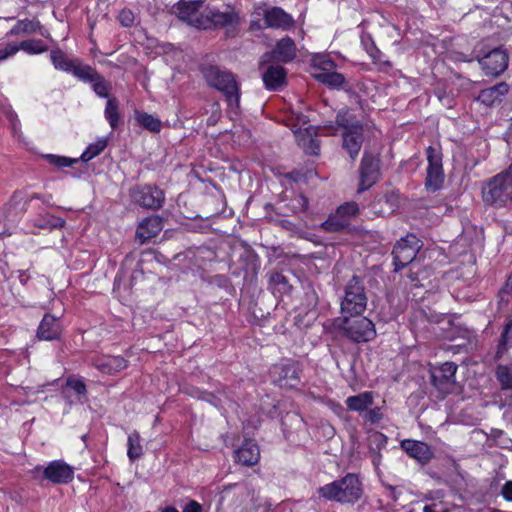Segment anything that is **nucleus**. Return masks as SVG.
Returning a JSON list of instances; mask_svg holds the SVG:
<instances>
[{
    "label": "nucleus",
    "mask_w": 512,
    "mask_h": 512,
    "mask_svg": "<svg viewBox=\"0 0 512 512\" xmlns=\"http://www.w3.org/2000/svg\"><path fill=\"white\" fill-rule=\"evenodd\" d=\"M481 194L488 206L504 208L512 203V166L488 179L482 186Z\"/></svg>",
    "instance_id": "obj_1"
},
{
    "label": "nucleus",
    "mask_w": 512,
    "mask_h": 512,
    "mask_svg": "<svg viewBox=\"0 0 512 512\" xmlns=\"http://www.w3.org/2000/svg\"><path fill=\"white\" fill-rule=\"evenodd\" d=\"M321 497L340 503H355L363 493L362 484L356 474L348 473L343 478L318 489Z\"/></svg>",
    "instance_id": "obj_2"
},
{
    "label": "nucleus",
    "mask_w": 512,
    "mask_h": 512,
    "mask_svg": "<svg viewBox=\"0 0 512 512\" xmlns=\"http://www.w3.org/2000/svg\"><path fill=\"white\" fill-rule=\"evenodd\" d=\"M201 72L208 85L222 92L231 107H238L240 101L239 86L235 76L226 69L215 65H206Z\"/></svg>",
    "instance_id": "obj_3"
},
{
    "label": "nucleus",
    "mask_w": 512,
    "mask_h": 512,
    "mask_svg": "<svg viewBox=\"0 0 512 512\" xmlns=\"http://www.w3.org/2000/svg\"><path fill=\"white\" fill-rule=\"evenodd\" d=\"M367 307V295L363 280L353 276L345 286L344 297L341 301L343 316H356L362 314Z\"/></svg>",
    "instance_id": "obj_4"
},
{
    "label": "nucleus",
    "mask_w": 512,
    "mask_h": 512,
    "mask_svg": "<svg viewBox=\"0 0 512 512\" xmlns=\"http://www.w3.org/2000/svg\"><path fill=\"white\" fill-rule=\"evenodd\" d=\"M200 29L225 28L227 32H235L240 23L239 13L228 6L224 11L217 8L205 7L200 21Z\"/></svg>",
    "instance_id": "obj_5"
},
{
    "label": "nucleus",
    "mask_w": 512,
    "mask_h": 512,
    "mask_svg": "<svg viewBox=\"0 0 512 512\" xmlns=\"http://www.w3.org/2000/svg\"><path fill=\"white\" fill-rule=\"evenodd\" d=\"M342 330L345 337L357 343L371 341L376 336L373 322L366 317L350 319L344 316Z\"/></svg>",
    "instance_id": "obj_6"
},
{
    "label": "nucleus",
    "mask_w": 512,
    "mask_h": 512,
    "mask_svg": "<svg viewBox=\"0 0 512 512\" xmlns=\"http://www.w3.org/2000/svg\"><path fill=\"white\" fill-rule=\"evenodd\" d=\"M476 58L487 76H499L508 67V53L501 47L493 48L489 51H481Z\"/></svg>",
    "instance_id": "obj_7"
},
{
    "label": "nucleus",
    "mask_w": 512,
    "mask_h": 512,
    "mask_svg": "<svg viewBox=\"0 0 512 512\" xmlns=\"http://www.w3.org/2000/svg\"><path fill=\"white\" fill-rule=\"evenodd\" d=\"M419 248V240L415 235L409 234L401 238L392 251L395 271L410 264L415 259Z\"/></svg>",
    "instance_id": "obj_8"
},
{
    "label": "nucleus",
    "mask_w": 512,
    "mask_h": 512,
    "mask_svg": "<svg viewBox=\"0 0 512 512\" xmlns=\"http://www.w3.org/2000/svg\"><path fill=\"white\" fill-rule=\"evenodd\" d=\"M427 154V176L425 181V187L432 192L439 190L444 181V173L442 166V153L429 146L426 150Z\"/></svg>",
    "instance_id": "obj_9"
},
{
    "label": "nucleus",
    "mask_w": 512,
    "mask_h": 512,
    "mask_svg": "<svg viewBox=\"0 0 512 512\" xmlns=\"http://www.w3.org/2000/svg\"><path fill=\"white\" fill-rule=\"evenodd\" d=\"M380 177V159L377 155L365 151L360 165V184L358 192L369 189Z\"/></svg>",
    "instance_id": "obj_10"
},
{
    "label": "nucleus",
    "mask_w": 512,
    "mask_h": 512,
    "mask_svg": "<svg viewBox=\"0 0 512 512\" xmlns=\"http://www.w3.org/2000/svg\"><path fill=\"white\" fill-rule=\"evenodd\" d=\"M300 365L296 361L277 364L272 369L274 382L280 387L293 388L300 382Z\"/></svg>",
    "instance_id": "obj_11"
},
{
    "label": "nucleus",
    "mask_w": 512,
    "mask_h": 512,
    "mask_svg": "<svg viewBox=\"0 0 512 512\" xmlns=\"http://www.w3.org/2000/svg\"><path fill=\"white\" fill-rule=\"evenodd\" d=\"M206 0H180L174 7V13L181 21L187 22L189 25L200 29V21L204 14L201 10Z\"/></svg>",
    "instance_id": "obj_12"
},
{
    "label": "nucleus",
    "mask_w": 512,
    "mask_h": 512,
    "mask_svg": "<svg viewBox=\"0 0 512 512\" xmlns=\"http://www.w3.org/2000/svg\"><path fill=\"white\" fill-rule=\"evenodd\" d=\"M132 198L138 205L148 209H160L164 202V193L161 189L151 185H144L132 191Z\"/></svg>",
    "instance_id": "obj_13"
},
{
    "label": "nucleus",
    "mask_w": 512,
    "mask_h": 512,
    "mask_svg": "<svg viewBox=\"0 0 512 512\" xmlns=\"http://www.w3.org/2000/svg\"><path fill=\"white\" fill-rule=\"evenodd\" d=\"M43 477L54 484H67L73 480L74 470L63 460H54L43 470Z\"/></svg>",
    "instance_id": "obj_14"
},
{
    "label": "nucleus",
    "mask_w": 512,
    "mask_h": 512,
    "mask_svg": "<svg viewBox=\"0 0 512 512\" xmlns=\"http://www.w3.org/2000/svg\"><path fill=\"white\" fill-rule=\"evenodd\" d=\"M296 56V46L290 37H285L277 42L271 53L265 54L263 62L275 59L280 62H290Z\"/></svg>",
    "instance_id": "obj_15"
},
{
    "label": "nucleus",
    "mask_w": 512,
    "mask_h": 512,
    "mask_svg": "<svg viewBox=\"0 0 512 512\" xmlns=\"http://www.w3.org/2000/svg\"><path fill=\"white\" fill-rule=\"evenodd\" d=\"M401 448L420 463H428L434 456L431 447L417 440L406 439L401 442Z\"/></svg>",
    "instance_id": "obj_16"
},
{
    "label": "nucleus",
    "mask_w": 512,
    "mask_h": 512,
    "mask_svg": "<svg viewBox=\"0 0 512 512\" xmlns=\"http://www.w3.org/2000/svg\"><path fill=\"white\" fill-rule=\"evenodd\" d=\"M163 229L162 219L159 216H150L145 218L137 227L136 240L144 244L151 238L158 235Z\"/></svg>",
    "instance_id": "obj_17"
},
{
    "label": "nucleus",
    "mask_w": 512,
    "mask_h": 512,
    "mask_svg": "<svg viewBox=\"0 0 512 512\" xmlns=\"http://www.w3.org/2000/svg\"><path fill=\"white\" fill-rule=\"evenodd\" d=\"M509 92V85L506 82H500L494 86L480 91L477 100L482 104L491 107L502 102Z\"/></svg>",
    "instance_id": "obj_18"
},
{
    "label": "nucleus",
    "mask_w": 512,
    "mask_h": 512,
    "mask_svg": "<svg viewBox=\"0 0 512 512\" xmlns=\"http://www.w3.org/2000/svg\"><path fill=\"white\" fill-rule=\"evenodd\" d=\"M342 147L348 153L352 161H355L361 150L364 140V127L361 129L342 132Z\"/></svg>",
    "instance_id": "obj_19"
},
{
    "label": "nucleus",
    "mask_w": 512,
    "mask_h": 512,
    "mask_svg": "<svg viewBox=\"0 0 512 512\" xmlns=\"http://www.w3.org/2000/svg\"><path fill=\"white\" fill-rule=\"evenodd\" d=\"M93 365L100 372L113 375L127 368L128 361L121 356H98Z\"/></svg>",
    "instance_id": "obj_20"
},
{
    "label": "nucleus",
    "mask_w": 512,
    "mask_h": 512,
    "mask_svg": "<svg viewBox=\"0 0 512 512\" xmlns=\"http://www.w3.org/2000/svg\"><path fill=\"white\" fill-rule=\"evenodd\" d=\"M61 331L59 319L51 314H45L39 324L37 337L45 341L56 340L59 338Z\"/></svg>",
    "instance_id": "obj_21"
},
{
    "label": "nucleus",
    "mask_w": 512,
    "mask_h": 512,
    "mask_svg": "<svg viewBox=\"0 0 512 512\" xmlns=\"http://www.w3.org/2000/svg\"><path fill=\"white\" fill-rule=\"evenodd\" d=\"M262 79L268 90H281L286 85V71L280 65H270L263 72Z\"/></svg>",
    "instance_id": "obj_22"
},
{
    "label": "nucleus",
    "mask_w": 512,
    "mask_h": 512,
    "mask_svg": "<svg viewBox=\"0 0 512 512\" xmlns=\"http://www.w3.org/2000/svg\"><path fill=\"white\" fill-rule=\"evenodd\" d=\"M39 33L40 35L47 37L48 33L43 29L41 23L36 19H22L18 20L17 23L9 30L8 36H20L30 35Z\"/></svg>",
    "instance_id": "obj_23"
},
{
    "label": "nucleus",
    "mask_w": 512,
    "mask_h": 512,
    "mask_svg": "<svg viewBox=\"0 0 512 512\" xmlns=\"http://www.w3.org/2000/svg\"><path fill=\"white\" fill-rule=\"evenodd\" d=\"M259 458V448L252 440L244 441L242 446L235 451L236 461L246 466L255 465L259 461Z\"/></svg>",
    "instance_id": "obj_24"
},
{
    "label": "nucleus",
    "mask_w": 512,
    "mask_h": 512,
    "mask_svg": "<svg viewBox=\"0 0 512 512\" xmlns=\"http://www.w3.org/2000/svg\"><path fill=\"white\" fill-rule=\"evenodd\" d=\"M264 24L270 28L288 29L293 24L292 17L279 7L268 8Z\"/></svg>",
    "instance_id": "obj_25"
},
{
    "label": "nucleus",
    "mask_w": 512,
    "mask_h": 512,
    "mask_svg": "<svg viewBox=\"0 0 512 512\" xmlns=\"http://www.w3.org/2000/svg\"><path fill=\"white\" fill-rule=\"evenodd\" d=\"M374 404L372 392H363L346 399V405L349 410L356 411L362 417L367 409Z\"/></svg>",
    "instance_id": "obj_26"
},
{
    "label": "nucleus",
    "mask_w": 512,
    "mask_h": 512,
    "mask_svg": "<svg viewBox=\"0 0 512 512\" xmlns=\"http://www.w3.org/2000/svg\"><path fill=\"white\" fill-rule=\"evenodd\" d=\"M269 289L272 291L274 295H287L290 294L292 290V285L290 284L288 278L282 273H272L269 278Z\"/></svg>",
    "instance_id": "obj_27"
},
{
    "label": "nucleus",
    "mask_w": 512,
    "mask_h": 512,
    "mask_svg": "<svg viewBox=\"0 0 512 512\" xmlns=\"http://www.w3.org/2000/svg\"><path fill=\"white\" fill-rule=\"evenodd\" d=\"M431 383L443 396L451 393L454 389L455 379L445 376L444 374L432 370Z\"/></svg>",
    "instance_id": "obj_28"
},
{
    "label": "nucleus",
    "mask_w": 512,
    "mask_h": 512,
    "mask_svg": "<svg viewBox=\"0 0 512 512\" xmlns=\"http://www.w3.org/2000/svg\"><path fill=\"white\" fill-rule=\"evenodd\" d=\"M336 124L343 129V132L348 130L361 129L363 125L355 118V116L348 109H341L336 115Z\"/></svg>",
    "instance_id": "obj_29"
},
{
    "label": "nucleus",
    "mask_w": 512,
    "mask_h": 512,
    "mask_svg": "<svg viewBox=\"0 0 512 512\" xmlns=\"http://www.w3.org/2000/svg\"><path fill=\"white\" fill-rule=\"evenodd\" d=\"M298 145L304 150V152L308 155L317 156L320 152L319 141L312 137V135L305 131L303 133H299L297 135Z\"/></svg>",
    "instance_id": "obj_30"
},
{
    "label": "nucleus",
    "mask_w": 512,
    "mask_h": 512,
    "mask_svg": "<svg viewBox=\"0 0 512 512\" xmlns=\"http://www.w3.org/2000/svg\"><path fill=\"white\" fill-rule=\"evenodd\" d=\"M314 78L319 82L330 87H341L345 82V77L334 70L315 72Z\"/></svg>",
    "instance_id": "obj_31"
},
{
    "label": "nucleus",
    "mask_w": 512,
    "mask_h": 512,
    "mask_svg": "<svg viewBox=\"0 0 512 512\" xmlns=\"http://www.w3.org/2000/svg\"><path fill=\"white\" fill-rule=\"evenodd\" d=\"M50 58L55 69L65 71L67 73H71L76 64V61L67 58L60 49L52 50Z\"/></svg>",
    "instance_id": "obj_32"
},
{
    "label": "nucleus",
    "mask_w": 512,
    "mask_h": 512,
    "mask_svg": "<svg viewBox=\"0 0 512 512\" xmlns=\"http://www.w3.org/2000/svg\"><path fill=\"white\" fill-rule=\"evenodd\" d=\"M105 118L109 122L112 129L118 126L120 120L119 104L116 98H109L105 107Z\"/></svg>",
    "instance_id": "obj_33"
},
{
    "label": "nucleus",
    "mask_w": 512,
    "mask_h": 512,
    "mask_svg": "<svg viewBox=\"0 0 512 512\" xmlns=\"http://www.w3.org/2000/svg\"><path fill=\"white\" fill-rule=\"evenodd\" d=\"M127 445V455L131 461H135L142 456L143 448L140 444V435L138 432L134 431L129 434Z\"/></svg>",
    "instance_id": "obj_34"
},
{
    "label": "nucleus",
    "mask_w": 512,
    "mask_h": 512,
    "mask_svg": "<svg viewBox=\"0 0 512 512\" xmlns=\"http://www.w3.org/2000/svg\"><path fill=\"white\" fill-rule=\"evenodd\" d=\"M64 224H65L64 219H62L60 217H56L51 214L41 215L35 220L36 227H39L41 229H48V230L61 228L64 226Z\"/></svg>",
    "instance_id": "obj_35"
},
{
    "label": "nucleus",
    "mask_w": 512,
    "mask_h": 512,
    "mask_svg": "<svg viewBox=\"0 0 512 512\" xmlns=\"http://www.w3.org/2000/svg\"><path fill=\"white\" fill-rule=\"evenodd\" d=\"M268 8L265 4H260L254 8L251 14L250 30H261L266 28L264 20H266Z\"/></svg>",
    "instance_id": "obj_36"
},
{
    "label": "nucleus",
    "mask_w": 512,
    "mask_h": 512,
    "mask_svg": "<svg viewBox=\"0 0 512 512\" xmlns=\"http://www.w3.org/2000/svg\"><path fill=\"white\" fill-rule=\"evenodd\" d=\"M348 225V220L336 213L324 221L321 227L327 232H339L346 229Z\"/></svg>",
    "instance_id": "obj_37"
},
{
    "label": "nucleus",
    "mask_w": 512,
    "mask_h": 512,
    "mask_svg": "<svg viewBox=\"0 0 512 512\" xmlns=\"http://www.w3.org/2000/svg\"><path fill=\"white\" fill-rule=\"evenodd\" d=\"M136 120L142 127L151 132H159L161 129V121L145 112L137 113Z\"/></svg>",
    "instance_id": "obj_38"
},
{
    "label": "nucleus",
    "mask_w": 512,
    "mask_h": 512,
    "mask_svg": "<svg viewBox=\"0 0 512 512\" xmlns=\"http://www.w3.org/2000/svg\"><path fill=\"white\" fill-rule=\"evenodd\" d=\"M20 50L28 54H41L48 50V47L39 39H28L19 43Z\"/></svg>",
    "instance_id": "obj_39"
},
{
    "label": "nucleus",
    "mask_w": 512,
    "mask_h": 512,
    "mask_svg": "<svg viewBox=\"0 0 512 512\" xmlns=\"http://www.w3.org/2000/svg\"><path fill=\"white\" fill-rule=\"evenodd\" d=\"M107 146V140L104 138L98 139L95 143L90 144L82 153L80 159L83 162H88L94 157L98 156Z\"/></svg>",
    "instance_id": "obj_40"
},
{
    "label": "nucleus",
    "mask_w": 512,
    "mask_h": 512,
    "mask_svg": "<svg viewBox=\"0 0 512 512\" xmlns=\"http://www.w3.org/2000/svg\"><path fill=\"white\" fill-rule=\"evenodd\" d=\"M71 74L83 80L85 82H92L95 79H98V72L90 66H81L79 64H75Z\"/></svg>",
    "instance_id": "obj_41"
},
{
    "label": "nucleus",
    "mask_w": 512,
    "mask_h": 512,
    "mask_svg": "<svg viewBox=\"0 0 512 512\" xmlns=\"http://www.w3.org/2000/svg\"><path fill=\"white\" fill-rule=\"evenodd\" d=\"M496 376L503 389H512V370L504 365H499Z\"/></svg>",
    "instance_id": "obj_42"
},
{
    "label": "nucleus",
    "mask_w": 512,
    "mask_h": 512,
    "mask_svg": "<svg viewBox=\"0 0 512 512\" xmlns=\"http://www.w3.org/2000/svg\"><path fill=\"white\" fill-rule=\"evenodd\" d=\"M92 83V88L94 92L99 96L106 98L109 95L111 85L109 82H107L99 73H98V79H95Z\"/></svg>",
    "instance_id": "obj_43"
},
{
    "label": "nucleus",
    "mask_w": 512,
    "mask_h": 512,
    "mask_svg": "<svg viewBox=\"0 0 512 512\" xmlns=\"http://www.w3.org/2000/svg\"><path fill=\"white\" fill-rule=\"evenodd\" d=\"M313 67L315 70L330 71L334 70V62L326 55H319L313 58Z\"/></svg>",
    "instance_id": "obj_44"
},
{
    "label": "nucleus",
    "mask_w": 512,
    "mask_h": 512,
    "mask_svg": "<svg viewBox=\"0 0 512 512\" xmlns=\"http://www.w3.org/2000/svg\"><path fill=\"white\" fill-rule=\"evenodd\" d=\"M361 42L365 48V50L369 53L371 58H373L374 61H380L379 56L381 55V52L379 49L375 46L372 38L369 35H363L361 37Z\"/></svg>",
    "instance_id": "obj_45"
},
{
    "label": "nucleus",
    "mask_w": 512,
    "mask_h": 512,
    "mask_svg": "<svg viewBox=\"0 0 512 512\" xmlns=\"http://www.w3.org/2000/svg\"><path fill=\"white\" fill-rule=\"evenodd\" d=\"M362 419L370 424L379 423L383 419V413L381 408L371 406L362 415Z\"/></svg>",
    "instance_id": "obj_46"
},
{
    "label": "nucleus",
    "mask_w": 512,
    "mask_h": 512,
    "mask_svg": "<svg viewBox=\"0 0 512 512\" xmlns=\"http://www.w3.org/2000/svg\"><path fill=\"white\" fill-rule=\"evenodd\" d=\"M48 162L57 167H69L77 162V159H72L64 156H57L53 154H48L45 156Z\"/></svg>",
    "instance_id": "obj_47"
},
{
    "label": "nucleus",
    "mask_w": 512,
    "mask_h": 512,
    "mask_svg": "<svg viewBox=\"0 0 512 512\" xmlns=\"http://www.w3.org/2000/svg\"><path fill=\"white\" fill-rule=\"evenodd\" d=\"M19 51V44L14 42L6 43L3 47H0V62L15 56Z\"/></svg>",
    "instance_id": "obj_48"
},
{
    "label": "nucleus",
    "mask_w": 512,
    "mask_h": 512,
    "mask_svg": "<svg viewBox=\"0 0 512 512\" xmlns=\"http://www.w3.org/2000/svg\"><path fill=\"white\" fill-rule=\"evenodd\" d=\"M359 212V207L357 203L355 202H348L343 205H341L336 213L339 214L341 217L347 219L349 221V217L355 216Z\"/></svg>",
    "instance_id": "obj_49"
},
{
    "label": "nucleus",
    "mask_w": 512,
    "mask_h": 512,
    "mask_svg": "<svg viewBox=\"0 0 512 512\" xmlns=\"http://www.w3.org/2000/svg\"><path fill=\"white\" fill-rule=\"evenodd\" d=\"M499 346L503 349H507L512 346V320L505 325Z\"/></svg>",
    "instance_id": "obj_50"
},
{
    "label": "nucleus",
    "mask_w": 512,
    "mask_h": 512,
    "mask_svg": "<svg viewBox=\"0 0 512 512\" xmlns=\"http://www.w3.org/2000/svg\"><path fill=\"white\" fill-rule=\"evenodd\" d=\"M66 385L67 387L71 388L72 390L75 391L76 394L78 395H85L86 394V385L85 383L80 380V379H77L75 377H69L66 381Z\"/></svg>",
    "instance_id": "obj_51"
},
{
    "label": "nucleus",
    "mask_w": 512,
    "mask_h": 512,
    "mask_svg": "<svg viewBox=\"0 0 512 512\" xmlns=\"http://www.w3.org/2000/svg\"><path fill=\"white\" fill-rule=\"evenodd\" d=\"M434 370L444 374L447 377L455 379V373L457 370V365L453 362H445L439 368H435Z\"/></svg>",
    "instance_id": "obj_52"
},
{
    "label": "nucleus",
    "mask_w": 512,
    "mask_h": 512,
    "mask_svg": "<svg viewBox=\"0 0 512 512\" xmlns=\"http://www.w3.org/2000/svg\"><path fill=\"white\" fill-rule=\"evenodd\" d=\"M134 19V14L128 9H123L119 14V21L124 27H131Z\"/></svg>",
    "instance_id": "obj_53"
},
{
    "label": "nucleus",
    "mask_w": 512,
    "mask_h": 512,
    "mask_svg": "<svg viewBox=\"0 0 512 512\" xmlns=\"http://www.w3.org/2000/svg\"><path fill=\"white\" fill-rule=\"evenodd\" d=\"M423 512H448V510L442 502H439L425 505Z\"/></svg>",
    "instance_id": "obj_54"
},
{
    "label": "nucleus",
    "mask_w": 512,
    "mask_h": 512,
    "mask_svg": "<svg viewBox=\"0 0 512 512\" xmlns=\"http://www.w3.org/2000/svg\"><path fill=\"white\" fill-rule=\"evenodd\" d=\"M183 512H202V505L195 500H190L183 507Z\"/></svg>",
    "instance_id": "obj_55"
},
{
    "label": "nucleus",
    "mask_w": 512,
    "mask_h": 512,
    "mask_svg": "<svg viewBox=\"0 0 512 512\" xmlns=\"http://www.w3.org/2000/svg\"><path fill=\"white\" fill-rule=\"evenodd\" d=\"M502 495L507 501H512V481H507L502 488Z\"/></svg>",
    "instance_id": "obj_56"
},
{
    "label": "nucleus",
    "mask_w": 512,
    "mask_h": 512,
    "mask_svg": "<svg viewBox=\"0 0 512 512\" xmlns=\"http://www.w3.org/2000/svg\"><path fill=\"white\" fill-rule=\"evenodd\" d=\"M295 201L300 205L301 209L305 210L307 208L308 201L303 195L298 196Z\"/></svg>",
    "instance_id": "obj_57"
},
{
    "label": "nucleus",
    "mask_w": 512,
    "mask_h": 512,
    "mask_svg": "<svg viewBox=\"0 0 512 512\" xmlns=\"http://www.w3.org/2000/svg\"><path fill=\"white\" fill-rule=\"evenodd\" d=\"M442 496H443L442 492H441V491H437V492H435V495H433V493H432V492H430V493L426 496V498H427V499H431V500H435V499H439V498H441Z\"/></svg>",
    "instance_id": "obj_58"
},
{
    "label": "nucleus",
    "mask_w": 512,
    "mask_h": 512,
    "mask_svg": "<svg viewBox=\"0 0 512 512\" xmlns=\"http://www.w3.org/2000/svg\"><path fill=\"white\" fill-rule=\"evenodd\" d=\"M161 512H179V511L175 507L168 506V507H165L164 509H162Z\"/></svg>",
    "instance_id": "obj_59"
},
{
    "label": "nucleus",
    "mask_w": 512,
    "mask_h": 512,
    "mask_svg": "<svg viewBox=\"0 0 512 512\" xmlns=\"http://www.w3.org/2000/svg\"><path fill=\"white\" fill-rule=\"evenodd\" d=\"M389 489H390V490L392 491V493H393V499H394V500H397V497H396V495H395V487L389 486Z\"/></svg>",
    "instance_id": "obj_60"
},
{
    "label": "nucleus",
    "mask_w": 512,
    "mask_h": 512,
    "mask_svg": "<svg viewBox=\"0 0 512 512\" xmlns=\"http://www.w3.org/2000/svg\"><path fill=\"white\" fill-rule=\"evenodd\" d=\"M379 458H380V455H379V454H376V455L374 456V459H373L374 464H377V462L379 461Z\"/></svg>",
    "instance_id": "obj_61"
},
{
    "label": "nucleus",
    "mask_w": 512,
    "mask_h": 512,
    "mask_svg": "<svg viewBox=\"0 0 512 512\" xmlns=\"http://www.w3.org/2000/svg\"><path fill=\"white\" fill-rule=\"evenodd\" d=\"M16 198H17V195H14V196L12 197L11 202H10V204H9L10 206L12 205V202H15V201H16Z\"/></svg>",
    "instance_id": "obj_62"
},
{
    "label": "nucleus",
    "mask_w": 512,
    "mask_h": 512,
    "mask_svg": "<svg viewBox=\"0 0 512 512\" xmlns=\"http://www.w3.org/2000/svg\"><path fill=\"white\" fill-rule=\"evenodd\" d=\"M383 63L387 66H391V63L389 61H384Z\"/></svg>",
    "instance_id": "obj_63"
}]
</instances>
